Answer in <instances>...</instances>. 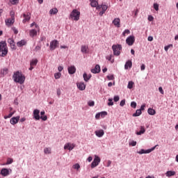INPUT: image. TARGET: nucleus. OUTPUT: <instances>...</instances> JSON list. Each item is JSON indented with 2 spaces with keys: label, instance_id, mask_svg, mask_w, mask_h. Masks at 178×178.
I'll return each mask as SVG.
<instances>
[{
  "label": "nucleus",
  "instance_id": "f257e3e1",
  "mask_svg": "<svg viewBox=\"0 0 178 178\" xmlns=\"http://www.w3.org/2000/svg\"><path fill=\"white\" fill-rule=\"evenodd\" d=\"M13 79L15 83H19V84H24L26 81V76L19 71L14 73Z\"/></svg>",
  "mask_w": 178,
  "mask_h": 178
},
{
  "label": "nucleus",
  "instance_id": "f03ea898",
  "mask_svg": "<svg viewBox=\"0 0 178 178\" xmlns=\"http://www.w3.org/2000/svg\"><path fill=\"white\" fill-rule=\"evenodd\" d=\"M8 55V46L6 42H0V56H6Z\"/></svg>",
  "mask_w": 178,
  "mask_h": 178
},
{
  "label": "nucleus",
  "instance_id": "7ed1b4c3",
  "mask_svg": "<svg viewBox=\"0 0 178 178\" xmlns=\"http://www.w3.org/2000/svg\"><path fill=\"white\" fill-rule=\"evenodd\" d=\"M70 19L75 22L80 20V11L77 10V9H74L70 15Z\"/></svg>",
  "mask_w": 178,
  "mask_h": 178
},
{
  "label": "nucleus",
  "instance_id": "20e7f679",
  "mask_svg": "<svg viewBox=\"0 0 178 178\" xmlns=\"http://www.w3.org/2000/svg\"><path fill=\"white\" fill-rule=\"evenodd\" d=\"M114 55L119 56L120 55V51H122V44H113L112 46Z\"/></svg>",
  "mask_w": 178,
  "mask_h": 178
},
{
  "label": "nucleus",
  "instance_id": "39448f33",
  "mask_svg": "<svg viewBox=\"0 0 178 178\" xmlns=\"http://www.w3.org/2000/svg\"><path fill=\"white\" fill-rule=\"evenodd\" d=\"M22 17L24 18V19L22 20V23L25 24V23H27V22H30V19H31V13L29 12L24 13V14H22Z\"/></svg>",
  "mask_w": 178,
  "mask_h": 178
},
{
  "label": "nucleus",
  "instance_id": "423d86ee",
  "mask_svg": "<svg viewBox=\"0 0 178 178\" xmlns=\"http://www.w3.org/2000/svg\"><path fill=\"white\" fill-rule=\"evenodd\" d=\"M58 47H59V42H58L56 40H54L50 42L49 49L50 51H55Z\"/></svg>",
  "mask_w": 178,
  "mask_h": 178
},
{
  "label": "nucleus",
  "instance_id": "0eeeda50",
  "mask_svg": "<svg viewBox=\"0 0 178 178\" xmlns=\"http://www.w3.org/2000/svg\"><path fill=\"white\" fill-rule=\"evenodd\" d=\"M99 162H101V159L98 156H95L93 161L91 163V168L92 169H94V168H97L98 165H99Z\"/></svg>",
  "mask_w": 178,
  "mask_h": 178
},
{
  "label": "nucleus",
  "instance_id": "6e6552de",
  "mask_svg": "<svg viewBox=\"0 0 178 178\" xmlns=\"http://www.w3.org/2000/svg\"><path fill=\"white\" fill-rule=\"evenodd\" d=\"M136 38L133 35H130L126 39V43L127 44V45H129V47H131V45L134 44Z\"/></svg>",
  "mask_w": 178,
  "mask_h": 178
},
{
  "label": "nucleus",
  "instance_id": "1a4fd4ad",
  "mask_svg": "<svg viewBox=\"0 0 178 178\" xmlns=\"http://www.w3.org/2000/svg\"><path fill=\"white\" fill-rule=\"evenodd\" d=\"M155 148H156V145L154 146V147H152V149H149L147 150L142 149H140V151L138 152V154H139L140 155H143V154H149V153L152 152V151H154V149H155Z\"/></svg>",
  "mask_w": 178,
  "mask_h": 178
},
{
  "label": "nucleus",
  "instance_id": "9d476101",
  "mask_svg": "<svg viewBox=\"0 0 178 178\" xmlns=\"http://www.w3.org/2000/svg\"><path fill=\"white\" fill-rule=\"evenodd\" d=\"M74 147H76V145H74V143H65V145H64V149H68L69 151H72Z\"/></svg>",
  "mask_w": 178,
  "mask_h": 178
},
{
  "label": "nucleus",
  "instance_id": "9b49d317",
  "mask_svg": "<svg viewBox=\"0 0 178 178\" xmlns=\"http://www.w3.org/2000/svg\"><path fill=\"white\" fill-rule=\"evenodd\" d=\"M37 63H38V60L33 59L30 63L29 70H33V69L37 66Z\"/></svg>",
  "mask_w": 178,
  "mask_h": 178
},
{
  "label": "nucleus",
  "instance_id": "f8f14e48",
  "mask_svg": "<svg viewBox=\"0 0 178 178\" xmlns=\"http://www.w3.org/2000/svg\"><path fill=\"white\" fill-rule=\"evenodd\" d=\"M19 120H20V116L18 115L17 117H13L10 119V123H11L13 125H15L19 122Z\"/></svg>",
  "mask_w": 178,
  "mask_h": 178
},
{
  "label": "nucleus",
  "instance_id": "ddd939ff",
  "mask_svg": "<svg viewBox=\"0 0 178 178\" xmlns=\"http://www.w3.org/2000/svg\"><path fill=\"white\" fill-rule=\"evenodd\" d=\"M33 118L35 120H40V110L38 109H35L33 111Z\"/></svg>",
  "mask_w": 178,
  "mask_h": 178
},
{
  "label": "nucleus",
  "instance_id": "4468645a",
  "mask_svg": "<svg viewBox=\"0 0 178 178\" xmlns=\"http://www.w3.org/2000/svg\"><path fill=\"white\" fill-rule=\"evenodd\" d=\"M69 74H74L76 73V67L72 65L67 68Z\"/></svg>",
  "mask_w": 178,
  "mask_h": 178
},
{
  "label": "nucleus",
  "instance_id": "2eb2a0df",
  "mask_svg": "<svg viewBox=\"0 0 178 178\" xmlns=\"http://www.w3.org/2000/svg\"><path fill=\"white\" fill-rule=\"evenodd\" d=\"M95 134L97 136V137L101 138L105 134V132L104 131V129H99V130L95 131Z\"/></svg>",
  "mask_w": 178,
  "mask_h": 178
},
{
  "label": "nucleus",
  "instance_id": "dca6fc26",
  "mask_svg": "<svg viewBox=\"0 0 178 178\" xmlns=\"http://www.w3.org/2000/svg\"><path fill=\"white\" fill-rule=\"evenodd\" d=\"M76 86L80 91H84V90H86V84L83 82L76 83Z\"/></svg>",
  "mask_w": 178,
  "mask_h": 178
},
{
  "label": "nucleus",
  "instance_id": "f3484780",
  "mask_svg": "<svg viewBox=\"0 0 178 178\" xmlns=\"http://www.w3.org/2000/svg\"><path fill=\"white\" fill-rule=\"evenodd\" d=\"M99 72H101V67H99V65H96L95 68L91 70V72L94 73L95 74L99 73Z\"/></svg>",
  "mask_w": 178,
  "mask_h": 178
},
{
  "label": "nucleus",
  "instance_id": "a211bd4d",
  "mask_svg": "<svg viewBox=\"0 0 178 178\" xmlns=\"http://www.w3.org/2000/svg\"><path fill=\"white\" fill-rule=\"evenodd\" d=\"M113 24L115 26V27H120V18H115L113 21Z\"/></svg>",
  "mask_w": 178,
  "mask_h": 178
},
{
  "label": "nucleus",
  "instance_id": "6ab92c4d",
  "mask_svg": "<svg viewBox=\"0 0 178 178\" xmlns=\"http://www.w3.org/2000/svg\"><path fill=\"white\" fill-rule=\"evenodd\" d=\"M13 23H15V19L13 18L6 19V24L7 26H10V24H13Z\"/></svg>",
  "mask_w": 178,
  "mask_h": 178
},
{
  "label": "nucleus",
  "instance_id": "aec40b11",
  "mask_svg": "<svg viewBox=\"0 0 178 178\" xmlns=\"http://www.w3.org/2000/svg\"><path fill=\"white\" fill-rule=\"evenodd\" d=\"M26 44H27V42L24 40H22L21 41H19V42H17V45L19 47H22L26 45Z\"/></svg>",
  "mask_w": 178,
  "mask_h": 178
},
{
  "label": "nucleus",
  "instance_id": "412c9836",
  "mask_svg": "<svg viewBox=\"0 0 178 178\" xmlns=\"http://www.w3.org/2000/svg\"><path fill=\"white\" fill-rule=\"evenodd\" d=\"M145 133V127L144 126H140V131H137L136 134L137 136H141V134H144Z\"/></svg>",
  "mask_w": 178,
  "mask_h": 178
},
{
  "label": "nucleus",
  "instance_id": "4be33fe9",
  "mask_svg": "<svg viewBox=\"0 0 178 178\" xmlns=\"http://www.w3.org/2000/svg\"><path fill=\"white\" fill-rule=\"evenodd\" d=\"M131 66H133V63H131V60H128L127 61V63H125V65H124V69L126 70H127V69L129 68H131Z\"/></svg>",
  "mask_w": 178,
  "mask_h": 178
},
{
  "label": "nucleus",
  "instance_id": "5701e85b",
  "mask_svg": "<svg viewBox=\"0 0 178 178\" xmlns=\"http://www.w3.org/2000/svg\"><path fill=\"white\" fill-rule=\"evenodd\" d=\"M81 51L83 54H87L88 52V47H87L86 45H82L81 47Z\"/></svg>",
  "mask_w": 178,
  "mask_h": 178
},
{
  "label": "nucleus",
  "instance_id": "b1692460",
  "mask_svg": "<svg viewBox=\"0 0 178 178\" xmlns=\"http://www.w3.org/2000/svg\"><path fill=\"white\" fill-rule=\"evenodd\" d=\"M90 6L92 8H97L98 6V1L97 0H90Z\"/></svg>",
  "mask_w": 178,
  "mask_h": 178
},
{
  "label": "nucleus",
  "instance_id": "393cba45",
  "mask_svg": "<svg viewBox=\"0 0 178 178\" xmlns=\"http://www.w3.org/2000/svg\"><path fill=\"white\" fill-rule=\"evenodd\" d=\"M1 173L3 176H8V175H9V170L3 168L1 171Z\"/></svg>",
  "mask_w": 178,
  "mask_h": 178
},
{
  "label": "nucleus",
  "instance_id": "a878e982",
  "mask_svg": "<svg viewBox=\"0 0 178 178\" xmlns=\"http://www.w3.org/2000/svg\"><path fill=\"white\" fill-rule=\"evenodd\" d=\"M147 113H149V115H151L152 116H154V115L156 113V111H155L154 108H149L147 110Z\"/></svg>",
  "mask_w": 178,
  "mask_h": 178
},
{
  "label": "nucleus",
  "instance_id": "bb28decb",
  "mask_svg": "<svg viewBox=\"0 0 178 178\" xmlns=\"http://www.w3.org/2000/svg\"><path fill=\"white\" fill-rule=\"evenodd\" d=\"M8 44H10L11 48L13 49H15V41L13 40H12L11 38L8 40Z\"/></svg>",
  "mask_w": 178,
  "mask_h": 178
},
{
  "label": "nucleus",
  "instance_id": "cd10ccee",
  "mask_svg": "<svg viewBox=\"0 0 178 178\" xmlns=\"http://www.w3.org/2000/svg\"><path fill=\"white\" fill-rule=\"evenodd\" d=\"M175 175H176V172H175V171H168L165 173V176H167V177H170L172 176H175Z\"/></svg>",
  "mask_w": 178,
  "mask_h": 178
},
{
  "label": "nucleus",
  "instance_id": "c85d7f7f",
  "mask_svg": "<svg viewBox=\"0 0 178 178\" xmlns=\"http://www.w3.org/2000/svg\"><path fill=\"white\" fill-rule=\"evenodd\" d=\"M50 15H56L58 13V8H54L49 10Z\"/></svg>",
  "mask_w": 178,
  "mask_h": 178
},
{
  "label": "nucleus",
  "instance_id": "c756f323",
  "mask_svg": "<svg viewBox=\"0 0 178 178\" xmlns=\"http://www.w3.org/2000/svg\"><path fill=\"white\" fill-rule=\"evenodd\" d=\"M29 34L31 37H34L35 35H37V30L35 29L31 30Z\"/></svg>",
  "mask_w": 178,
  "mask_h": 178
},
{
  "label": "nucleus",
  "instance_id": "7c9ffc66",
  "mask_svg": "<svg viewBox=\"0 0 178 178\" xmlns=\"http://www.w3.org/2000/svg\"><path fill=\"white\" fill-rule=\"evenodd\" d=\"M15 113H16V111H14L10 113L8 115L4 116V119H10V118H12V116H13V115H15Z\"/></svg>",
  "mask_w": 178,
  "mask_h": 178
},
{
  "label": "nucleus",
  "instance_id": "2f4dec72",
  "mask_svg": "<svg viewBox=\"0 0 178 178\" xmlns=\"http://www.w3.org/2000/svg\"><path fill=\"white\" fill-rule=\"evenodd\" d=\"M141 113H143V112H141V110L138 109V110H136V113L133 114V116L134 117L140 116V115H141Z\"/></svg>",
  "mask_w": 178,
  "mask_h": 178
},
{
  "label": "nucleus",
  "instance_id": "473e14b6",
  "mask_svg": "<svg viewBox=\"0 0 178 178\" xmlns=\"http://www.w3.org/2000/svg\"><path fill=\"white\" fill-rule=\"evenodd\" d=\"M134 86V82H133V81H130L128 83L127 88H129V90H131Z\"/></svg>",
  "mask_w": 178,
  "mask_h": 178
},
{
  "label": "nucleus",
  "instance_id": "72a5a7b5",
  "mask_svg": "<svg viewBox=\"0 0 178 178\" xmlns=\"http://www.w3.org/2000/svg\"><path fill=\"white\" fill-rule=\"evenodd\" d=\"M44 152L46 154V155H48L51 154V148L50 147H46L44 149Z\"/></svg>",
  "mask_w": 178,
  "mask_h": 178
},
{
  "label": "nucleus",
  "instance_id": "f704fd0d",
  "mask_svg": "<svg viewBox=\"0 0 178 178\" xmlns=\"http://www.w3.org/2000/svg\"><path fill=\"white\" fill-rule=\"evenodd\" d=\"M1 74H3V76H6V74H8V68H3L1 71Z\"/></svg>",
  "mask_w": 178,
  "mask_h": 178
},
{
  "label": "nucleus",
  "instance_id": "c9c22d12",
  "mask_svg": "<svg viewBox=\"0 0 178 178\" xmlns=\"http://www.w3.org/2000/svg\"><path fill=\"white\" fill-rule=\"evenodd\" d=\"M130 34V30L126 29L122 33L123 37H126V35H129Z\"/></svg>",
  "mask_w": 178,
  "mask_h": 178
},
{
  "label": "nucleus",
  "instance_id": "e433bc0d",
  "mask_svg": "<svg viewBox=\"0 0 178 178\" xmlns=\"http://www.w3.org/2000/svg\"><path fill=\"white\" fill-rule=\"evenodd\" d=\"M10 3L12 5H17V3H19V0H10Z\"/></svg>",
  "mask_w": 178,
  "mask_h": 178
},
{
  "label": "nucleus",
  "instance_id": "4c0bfd02",
  "mask_svg": "<svg viewBox=\"0 0 178 178\" xmlns=\"http://www.w3.org/2000/svg\"><path fill=\"white\" fill-rule=\"evenodd\" d=\"M10 163H13V159L8 158L6 165H10Z\"/></svg>",
  "mask_w": 178,
  "mask_h": 178
},
{
  "label": "nucleus",
  "instance_id": "58836bf2",
  "mask_svg": "<svg viewBox=\"0 0 178 178\" xmlns=\"http://www.w3.org/2000/svg\"><path fill=\"white\" fill-rule=\"evenodd\" d=\"M108 106H113V99H112V98L108 99Z\"/></svg>",
  "mask_w": 178,
  "mask_h": 178
},
{
  "label": "nucleus",
  "instance_id": "ea45409f",
  "mask_svg": "<svg viewBox=\"0 0 178 178\" xmlns=\"http://www.w3.org/2000/svg\"><path fill=\"white\" fill-rule=\"evenodd\" d=\"M83 79L85 80V81H88V80H90V77H88L87 73L83 74Z\"/></svg>",
  "mask_w": 178,
  "mask_h": 178
},
{
  "label": "nucleus",
  "instance_id": "a19ab883",
  "mask_svg": "<svg viewBox=\"0 0 178 178\" xmlns=\"http://www.w3.org/2000/svg\"><path fill=\"white\" fill-rule=\"evenodd\" d=\"M112 56H113L112 55L107 56L106 57V59H107V60L111 61V63H113L114 60H112Z\"/></svg>",
  "mask_w": 178,
  "mask_h": 178
},
{
  "label": "nucleus",
  "instance_id": "79ce46f5",
  "mask_svg": "<svg viewBox=\"0 0 178 178\" xmlns=\"http://www.w3.org/2000/svg\"><path fill=\"white\" fill-rule=\"evenodd\" d=\"M102 9L103 12H106V10L108 9V6L102 4Z\"/></svg>",
  "mask_w": 178,
  "mask_h": 178
},
{
  "label": "nucleus",
  "instance_id": "37998d69",
  "mask_svg": "<svg viewBox=\"0 0 178 178\" xmlns=\"http://www.w3.org/2000/svg\"><path fill=\"white\" fill-rule=\"evenodd\" d=\"M108 115V113L106 111H102L100 113L101 118H105Z\"/></svg>",
  "mask_w": 178,
  "mask_h": 178
},
{
  "label": "nucleus",
  "instance_id": "c03bdc74",
  "mask_svg": "<svg viewBox=\"0 0 178 178\" xmlns=\"http://www.w3.org/2000/svg\"><path fill=\"white\" fill-rule=\"evenodd\" d=\"M131 108H134V109H136V108H137V103H136V102H132L131 103Z\"/></svg>",
  "mask_w": 178,
  "mask_h": 178
},
{
  "label": "nucleus",
  "instance_id": "a18cd8bd",
  "mask_svg": "<svg viewBox=\"0 0 178 178\" xmlns=\"http://www.w3.org/2000/svg\"><path fill=\"white\" fill-rule=\"evenodd\" d=\"M73 168L76 169V170H79L80 169V164L76 163L75 165H73Z\"/></svg>",
  "mask_w": 178,
  "mask_h": 178
},
{
  "label": "nucleus",
  "instance_id": "49530a36",
  "mask_svg": "<svg viewBox=\"0 0 178 178\" xmlns=\"http://www.w3.org/2000/svg\"><path fill=\"white\" fill-rule=\"evenodd\" d=\"M60 76H61V74L59 73V72L56 73V74H54V77H55V79H60Z\"/></svg>",
  "mask_w": 178,
  "mask_h": 178
},
{
  "label": "nucleus",
  "instance_id": "de8ad7c7",
  "mask_svg": "<svg viewBox=\"0 0 178 178\" xmlns=\"http://www.w3.org/2000/svg\"><path fill=\"white\" fill-rule=\"evenodd\" d=\"M154 8L156 11L159 10V5L158 3H154Z\"/></svg>",
  "mask_w": 178,
  "mask_h": 178
},
{
  "label": "nucleus",
  "instance_id": "09e8293b",
  "mask_svg": "<svg viewBox=\"0 0 178 178\" xmlns=\"http://www.w3.org/2000/svg\"><path fill=\"white\" fill-rule=\"evenodd\" d=\"M126 104V99H122L120 103V106H124Z\"/></svg>",
  "mask_w": 178,
  "mask_h": 178
},
{
  "label": "nucleus",
  "instance_id": "8fccbe9b",
  "mask_svg": "<svg viewBox=\"0 0 178 178\" xmlns=\"http://www.w3.org/2000/svg\"><path fill=\"white\" fill-rule=\"evenodd\" d=\"M10 16H11V19H15V11L12 10L10 12Z\"/></svg>",
  "mask_w": 178,
  "mask_h": 178
},
{
  "label": "nucleus",
  "instance_id": "3c124183",
  "mask_svg": "<svg viewBox=\"0 0 178 178\" xmlns=\"http://www.w3.org/2000/svg\"><path fill=\"white\" fill-rule=\"evenodd\" d=\"M40 119H42V120L45 122V120H47L48 119V117H47V115H41Z\"/></svg>",
  "mask_w": 178,
  "mask_h": 178
},
{
  "label": "nucleus",
  "instance_id": "603ef678",
  "mask_svg": "<svg viewBox=\"0 0 178 178\" xmlns=\"http://www.w3.org/2000/svg\"><path fill=\"white\" fill-rule=\"evenodd\" d=\"M120 99V97L119 96H114L113 101L114 102H118Z\"/></svg>",
  "mask_w": 178,
  "mask_h": 178
},
{
  "label": "nucleus",
  "instance_id": "864d4df0",
  "mask_svg": "<svg viewBox=\"0 0 178 178\" xmlns=\"http://www.w3.org/2000/svg\"><path fill=\"white\" fill-rule=\"evenodd\" d=\"M88 104L89 106H94V105H95V102H94V101H90L88 102Z\"/></svg>",
  "mask_w": 178,
  "mask_h": 178
},
{
  "label": "nucleus",
  "instance_id": "5fc2aeb1",
  "mask_svg": "<svg viewBox=\"0 0 178 178\" xmlns=\"http://www.w3.org/2000/svg\"><path fill=\"white\" fill-rule=\"evenodd\" d=\"M170 47H173V44H169L168 46H165L164 47L165 51H168L169 50V48H170Z\"/></svg>",
  "mask_w": 178,
  "mask_h": 178
},
{
  "label": "nucleus",
  "instance_id": "6e6d98bb",
  "mask_svg": "<svg viewBox=\"0 0 178 178\" xmlns=\"http://www.w3.org/2000/svg\"><path fill=\"white\" fill-rule=\"evenodd\" d=\"M129 145H131L132 147H136V145H137V142L132 141L131 143H129Z\"/></svg>",
  "mask_w": 178,
  "mask_h": 178
},
{
  "label": "nucleus",
  "instance_id": "4d7b16f0",
  "mask_svg": "<svg viewBox=\"0 0 178 178\" xmlns=\"http://www.w3.org/2000/svg\"><path fill=\"white\" fill-rule=\"evenodd\" d=\"M107 79H108V80H113L115 77L113 76V75H108L107 76Z\"/></svg>",
  "mask_w": 178,
  "mask_h": 178
},
{
  "label": "nucleus",
  "instance_id": "13d9d810",
  "mask_svg": "<svg viewBox=\"0 0 178 178\" xmlns=\"http://www.w3.org/2000/svg\"><path fill=\"white\" fill-rule=\"evenodd\" d=\"M145 104H143L141 106H140V108L139 109L140 111H145Z\"/></svg>",
  "mask_w": 178,
  "mask_h": 178
},
{
  "label": "nucleus",
  "instance_id": "bf43d9fd",
  "mask_svg": "<svg viewBox=\"0 0 178 178\" xmlns=\"http://www.w3.org/2000/svg\"><path fill=\"white\" fill-rule=\"evenodd\" d=\"M148 20L149 22H152L154 20V17H152V15H149Z\"/></svg>",
  "mask_w": 178,
  "mask_h": 178
},
{
  "label": "nucleus",
  "instance_id": "052dcab7",
  "mask_svg": "<svg viewBox=\"0 0 178 178\" xmlns=\"http://www.w3.org/2000/svg\"><path fill=\"white\" fill-rule=\"evenodd\" d=\"M138 9H136L134 12V17H137V16L138 15Z\"/></svg>",
  "mask_w": 178,
  "mask_h": 178
},
{
  "label": "nucleus",
  "instance_id": "680f3d73",
  "mask_svg": "<svg viewBox=\"0 0 178 178\" xmlns=\"http://www.w3.org/2000/svg\"><path fill=\"white\" fill-rule=\"evenodd\" d=\"M99 118H101V114H100V113H98L96 114L95 118L96 119H99Z\"/></svg>",
  "mask_w": 178,
  "mask_h": 178
},
{
  "label": "nucleus",
  "instance_id": "e2e57ef3",
  "mask_svg": "<svg viewBox=\"0 0 178 178\" xmlns=\"http://www.w3.org/2000/svg\"><path fill=\"white\" fill-rule=\"evenodd\" d=\"M60 94H61L60 89H57V95H58V97H60Z\"/></svg>",
  "mask_w": 178,
  "mask_h": 178
},
{
  "label": "nucleus",
  "instance_id": "0e129e2a",
  "mask_svg": "<svg viewBox=\"0 0 178 178\" xmlns=\"http://www.w3.org/2000/svg\"><path fill=\"white\" fill-rule=\"evenodd\" d=\"M140 70L143 71V70H145V65L143 64L141 66H140Z\"/></svg>",
  "mask_w": 178,
  "mask_h": 178
},
{
  "label": "nucleus",
  "instance_id": "69168bd1",
  "mask_svg": "<svg viewBox=\"0 0 178 178\" xmlns=\"http://www.w3.org/2000/svg\"><path fill=\"white\" fill-rule=\"evenodd\" d=\"M159 91L161 92V94H163V89H162V87L159 88Z\"/></svg>",
  "mask_w": 178,
  "mask_h": 178
},
{
  "label": "nucleus",
  "instance_id": "338daca9",
  "mask_svg": "<svg viewBox=\"0 0 178 178\" xmlns=\"http://www.w3.org/2000/svg\"><path fill=\"white\" fill-rule=\"evenodd\" d=\"M13 31L15 34H17L19 33V31H17V29H16V28H13Z\"/></svg>",
  "mask_w": 178,
  "mask_h": 178
},
{
  "label": "nucleus",
  "instance_id": "774afa93",
  "mask_svg": "<svg viewBox=\"0 0 178 178\" xmlns=\"http://www.w3.org/2000/svg\"><path fill=\"white\" fill-rule=\"evenodd\" d=\"M40 49H41V47H40V46H36L35 48V51H36V52H37V51H40Z\"/></svg>",
  "mask_w": 178,
  "mask_h": 178
}]
</instances>
